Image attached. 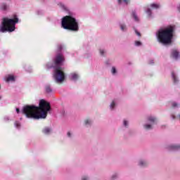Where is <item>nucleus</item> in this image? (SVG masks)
<instances>
[{"label":"nucleus","instance_id":"1","mask_svg":"<svg viewBox=\"0 0 180 180\" xmlns=\"http://www.w3.org/2000/svg\"><path fill=\"white\" fill-rule=\"evenodd\" d=\"M51 110L50 103L46 101L44 99L39 101V106L35 105H25L22 109V115H25L27 119H46L47 114Z\"/></svg>","mask_w":180,"mask_h":180},{"label":"nucleus","instance_id":"2","mask_svg":"<svg viewBox=\"0 0 180 180\" xmlns=\"http://www.w3.org/2000/svg\"><path fill=\"white\" fill-rule=\"evenodd\" d=\"M65 60L64 55L58 53L53 60L54 63H49L46 64L48 70L53 68V79L57 84H61L65 79V75L63 72V68H61Z\"/></svg>","mask_w":180,"mask_h":180},{"label":"nucleus","instance_id":"3","mask_svg":"<svg viewBox=\"0 0 180 180\" xmlns=\"http://www.w3.org/2000/svg\"><path fill=\"white\" fill-rule=\"evenodd\" d=\"M174 26H168L165 28H161L156 32V37L158 43L164 44H171L174 37Z\"/></svg>","mask_w":180,"mask_h":180},{"label":"nucleus","instance_id":"4","mask_svg":"<svg viewBox=\"0 0 180 180\" xmlns=\"http://www.w3.org/2000/svg\"><path fill=\"white\" fill-rule=\"evenodd\" d=\"M16 23H19V18L16 14H14L12 18H3L0 24V33H6V32L12 33V32H15Z\"/></svg>","mask_w":180,"mask_h":180},{"label":"nucleus","instance_id":"5","mask_svg":"<svg viewBox=\"0 0 180 180\" xmlns=\"http://www.w3.org/2000/svg\"><path fill=\"white\" fill-rule=\"evenodd\" d=\"M61 27L65 30L78 32L79 30V21L73 15H66L61 20Z\"/></svg>","mask_w":180,"mask_h":180},{"label":"nucleus","instance_id":"6","mask_svg":"<svg viewBox=\"0 0 180 180\" xmlns=\"http://www.w3.org/2000/svg\"><path fill=\"white\" fill-rule=\"evenodd\" d=\"M147 123L143 124V129H145V130H151L154 124L157 123L158 120L155 116L150 115L147 117Z\"/></svg>","mask_w":180,"mask_h":180},{"label":"nucleus","instance_id":"7","mask_svg":"<svg viewBox=\"0 0 180 180\" xmlns=\"http://www.w3.org/2000/svg\"><path fill=\"white\" fill-rule=\"evenodd\" d=\"M167 150L169 151H179L180 144L177 143H171L166 146Z\"/></svg>","mask_w":180,"mask_h":180},{"label":"nucleus","instance_id":"8","mask_svg":"<svg viewBox=\"0 0 180 180\" xmlns=\"http://www.w3.org/2000/svg\"><path fill=\"white\" fill-rule=\"evenodd\" d=\"M170 57L173 58V60H179L180 58V51L177 49H173L171 51Z\"/></svg>","mask_w":180,"mask_h":180},{"label":"nucleus","instance_id":"9","mask_svg":"<svg viewBox=\"0 0 180 180\" xmlns=\"http://www.w3.org/2000/svg\"><path fill=\"white\" fill-rule=\"evenodd\" d=\"M69 79H70V81H73L74 82H77V81L79 79V72H72L70 73Z\"/></svg>","mask_w":180,"mask_h":180},{"label":"nucleus","instance_id":"10","mask_svg":"<svg viewBox=\"0 0 180 180\" xmlns=\"http://www.w3.org/2000/svg\"><path fill=\"white\" fill-rule=\"evenodd\" d=\"M118 103H119V99H117V98L112 99L109 105L110 110H115L116 109V106H117Z\"/></svg>","mask_w":180,"mask_h":180},{"label":"nucleus","instance_id":"11","mask_svg":"<svg viewBox=\"0 0 180 180\" xmlns=\"http://www.w3.org/2000/svg\"><path fill=\"white\" fill-rule=\"evenodd\" d=\"M6 82H15L16 81V76L14 75H7L5 77Z\"/></svg>","mask_w":180,"mask_h":180},{"label":"nucleus","instance_id":"12","mask_svg":"<svg viewBox=\"0 0 180 180\" xmlns=\"http://www.w3.org/2000/svg\"><path fill=\"white\" fill-rule=\"evenodd\" d=\"M83 124L86 127H91V126L94 124V120H92L91 118H86L83 122Z\"/></svg>","mask_w":180,"mask_h":180},{"label":"nucleus","instance_id":"13","mask_svg":"<svg viewBox=\"0 0 180 180\" xmlns=\"http://www.w3.org/2000/svg\"><path fill=\"white\" fill-rule=\"evenodd\" d=\"M42 133L43 134H45V136H50V134L53 133V129L50 127H45L42 129Z\"/></svg>","mask_w":180,"mask_h":180},{"label":"nucleus","instance_id":"14","mask_svg":"<svg viewBox=\"0 0 180 180\" xmlns=\"http://www.w3.org/2000/svg\"><path fill=\"white\" fill-rule=\"evenodd\" d=\"M116 1L118 5H122L123 6H127V5H130V2H131V0H116Z\"/></svg>","mask_w":180,"mask_h":180},{"label":"nucleus","instance_id":"15","mask_svg":"<svg viewBox=\"0 0 180 180\" xmlns=\"http://www.w3.org/2000/svg\"><path fill=\"white\" fill-rule=\"evenodd\" d=\"M0 11H3L4 12H6V11H9V5L6 2H3L0 4Z\"/></svg>","mask_w":180,"mask_h":180},{"label":"nucleus","instance_id":"16","mask_svg":"<svg viewBox=\"0 0 180 180\" xmlns=\"http://www.w3.org/2000/svg\"><path fill=\"white\" fill-rule=\"evenodd\" d=\"M172 78L174 84H178L179 82V79L178 78V73L175 72H172Z\"/></svg>","mask_w":180,"mask_h":180},{"label":"nucleus","instance_id":"17","mask_svg":"<svg viewBox=\"0 0 180 180\" xmlns=\"http://www.w3.org/2000/svg\"><path fill=\"white\" fill-rule=\"evenodd\" d=\"M138 165L139 167H147V165H148V162L144 159H141L138 162Z\"/></svg>","mask_w":180,"mask_h":180},{"label":"nucleus","instance_id":"18","mask_svg":"<svg viewBox=\"0 0 180 180\" xmlns=\"http://www.w3.org/2000/svg\"><path fill=\"white\" fill-rule=\"evenodd\" d=\"M131 16L134 19L135 22H139L140 21V18L137 15V13L136 12V11H132Z\"/></svg>","mask_w":180,"mask_h":180},{"label":"nucleus","instance_id":"19","mask_svg":"<svg viewBox=\"0 0 180 180\" xmlns=\"http://www.w3.org/2000/svg\"><path fill=\"white\" fill-rule=\"evenodd\" d=\"M110 72H111L112 75H113L114 77H116V75H117V74H118L117 68H116V67H115V66H112L111 68Z\"/></svg>","mask_w":180,"mask_h":180},{"label":"nucleus","instance_id":"20","mask_svg":"<svg viewBox=\"0 0 180 180\" xmlns=\"http://www.w3.org/2000/svg\"><path fill=\"white\" fill-rule=\"evenodd\" d=\"M146 13L148 15V18L149 19H151V18H153V11H151V8H148L146 10Z\"/></svg>","mask_w":180,"mask_h":180},{"label":"nucleus","instance_id":"21","mask_svg":"<svg viewBox=\"0 0 180 180\" xmlns=\"http://www.w3.org/2000/svg\"><path fill=\"white\" fill-rule=\"evenodd\" d=\"M120 28L122 32H127V26L126 24L120 23Z\"/></svg>","mask_w":180,"mask_h":180},{"label":"nucleus","instance_id":"22","mask_svg":"<svg viewBox=\"0 0 180 180\" xmlns=\"http://www.w3.org/2000/svg\"><path fill=\"white\" fill-rule=\"evenodd\" d=\"M150 6L153 9H160V8H161V5L155 3L151 4Z\"/></svg>","mask_w":180,"mask_h":180},{"label":"nucleus","instance_id":"23","mask_svg":"<svg viewBox=\"0 0 180 180\" xmlns=\"http://www.w3.org/2000/svg\"><path fill=\"white\" fill-rule=\"evenodd\" d=\"M45 89L47 94H51L53 92V89H51L50 85H46Z\"/></svg>","mask_w":180,"mask_h":180},{"label":"nucleus","instance_id":"24","mask_svg":"<svg viewBox=\"0 0 180 180\" xmlns=\"http://www.w3.org/2000/svg\"><path fill=\"white\" fill-rule=\"evenodd\" d=\"M58 6H59V8H61L63 9V11H67V6H65V5H64V4L58 3Z\"/></svg>","mask_w":180,"mask_h":180},{"label":"nucleus","instance_id":"25","mask_svg":"<svg viewBox=\"0 0 180 180\" xmlns=\"http://www.w3.org/2000/svg\"><path fill=\"white\" fill-rule=\"evenodd\" d=\"M117 178H119V174L117 173H114L111 177L110 179L111 180H115V179H117Z\"/></svg>","mask_w":180,"mask_h":180},{"label":"nucleus","instance_id":"26","mask_svg":"<svg viewBox=\"0 0 180 180\" xmlns=\"http://www.w3.org/2000/svg\"><path fill=\"white\" fill-rule=\"evenodd\" d=\"M14 126L15 127H16V129H20V122L19 121H15V123H14Z\"/></svg>","mask_w":180,"mask_h":180},{"label":"nucleus","instance_id":"27","mask_svg":"<svg viewBox=\"0 0 180 180\" xmlns=\"http://www.w3.org/2000/svg\"><path fill=\"white\" fill-rule=\"evenodd\" d=\"M80 180H91V178L88 175L82 176Z\"/></svg>","mask_w":180,"mask_h":180},{"label":"nucleus","instance_id":"28","mask_svg":"<svg viewBox=\"0 0 180 180\" xmlns=\"http://www.w3.org/2000/svg\"><path fill=\"white\" fill-rule=\"evenodd\" d=\"M100 56H105L106 53V51L105 49H99Z\"/></svg>","mask_w":180,"mask_h":180},{"label":"nucleus","instance_id":"29","mask_svg":"<svg viewBox=\"0 0 180 180\" xmlns=\"http://www.w3.org/2000/svg\"><path fill=\"white\" fill-rule=\"evenodd\" d=\"M123 126L124 127H129V121H127V120H124Z\"/></svg>","mask_w":180,"mask_h":180},{"label":"nucleus","instance_id":"30","mask_svg":"<svg viewBox=\"0 0 180 180\" xmlns=\"http://www.w3.org/2000/svg\"><path fill=\"white\" fill-rule=\"evenodd\" d=\"M141 44H142V43L140 41H135V42H134V45L136 47H140V46H141Z\"/></svg>","mask_w":180,"mask_h":180},{"label":"nucleus","instance_id":"31","mask_svg":"<svg viewBox=\"0 0 180 180\" xmlns=\"http://www.w3.org/2000/svg\"><path fill=\"white\" fill-rule=\"evenodd\" d=\"M63 49H64V45L63 44L58 45V51H61Z\"/></svg>","mask_w":180,"mask_h":180},{"label":"nucleus","instance_id":"32","mask_svg":"<svg viewBox=\"0 0 180 180\" xmlns=\"http://www.w3.org/2000/svg\"><path fill=\"white\" fill-rule=\"evenodd\" d=\"M172 108H178L179 106V104H178V103H176V102H172Z\"/></svg>","mask_w":180,"mask_h":180},{"label":"nucleus","instance_id":"33","mask_svg":"<svg viewBox=\"0 0 180 180\" xmlns=\"http://www.w3.org/2000/svg\"><path fill=\"white\" fill-rule=\"evenodd\" d=\"M44 11H41V10H39L37 11V15H44Z\"/></svg>","mask_w":180,"mask_h":180},{"label":"nucleus","instance_id":"34","mask_svg":"<svg viewBox=\"0 0 180 180\" xmlns=\"http://www.w3.org/2000/svg\"><path fill=\"white\" fill-rule=\"evenodd\" d=\"M67 136H68V137H69L70 139H71V137H72V133H71V132H68V134H67Z\"/></svg>","mask_w":180,"mask_h":180},{"label":"nucleus","instance_id":"35","mask_svg":"<svg viewBox=\"0 0 180 180\" xmlns=\"http://www.w3.org/2000/svg\"><path fill=\"white\" fill-rule=\"evenodd\" d=\"M135 33L137 36H139V37H140V36H141V34H140V32L139 31H137V30H135Z\"/></svg>","mask_w":180,"mask_h":180},{"label":"nucleus","instance_id":"36","mask_svg":"<svg viewBox=\"0 0 180 180\" xmlns=\"http://www.w3.org/2000/svg\"><path fill=\"white\" fill-rule=\"evenodd\" d=\"M148 64H150V65H153V64H154V60L151 59L149 60Z\"/></svg>","mask_w":180,"mask_h":180},{"label":"nucleus","instance_id":"37","mask_svg":"<svg viewBox=\"0 0 180 180\" xmlns=\"http://www.w3.org/2000/svg\"><path fill=\"white\" fill-rule=\"evenodd\" d=\"M172 119L174 120L176 119V117H175L174 115H172Z\"/></svg>","mask_w":180,"mask_h":180},{"label":"nucleus","instance_id":"38","mask_svg":"<svg viewBox=\"0 0 180 180\" xmlns=\"http://www.w3.org/2000/svg\"><path fill=\"white\" fill-rule=\"evenodd\" d=\"M15 110L17 113H20V110H19V108H16Z\"/></svg>","mask_w":180,"mask_h":180},{"label":"nucleus","instance_id":"39","mask_svg":"<svg viewBox=\"0 0 180 180\" xmlns=\"http://www.w3.org/2000/svg\"><path fill=\"white\" fill-rule=\"evenodd\" d=\"M6 120H9V117H6L4 118Z\"/></svg>","mask_w":180,"mask_h":180},{"label":"nucleus","instance_id":"40","mask_svg":"<svg viewBox=\"0 0 180 180\" xmlns=\"http://www.w3.org/2000/svg\"><path fill=\"white\" fill-rule=\"evenodd\" d=\"M1 99H2V96H0V101H1Z\"/></svg>","mask_w":180,"mask_h":180},{"label":"nucleus","instance_id":"41","mask_svg":"<svg viewBox=\"0 0 180 180\" xmlns=\"http://www.w3.org/2000/svg\"><path fill=\"white\" fill-rule=\"evenodd\" d=\"M7 1H11V0H7Z\"/></svg>","mask_w":180,"mask_h":180}]
</instances>
